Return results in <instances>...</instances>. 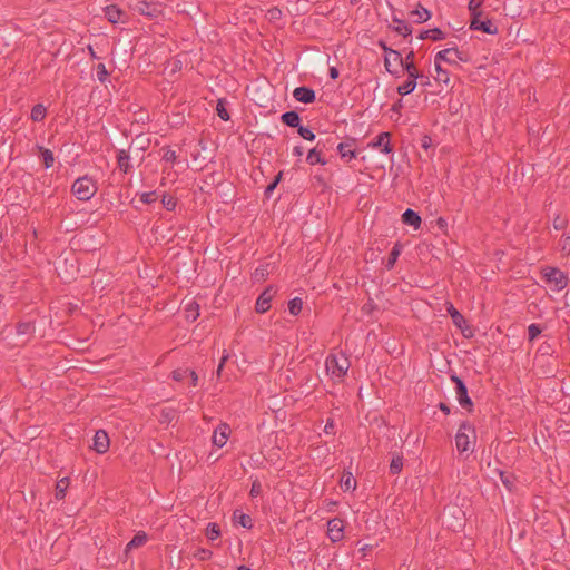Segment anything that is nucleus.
I'll use <instances>...</instances> for the list:
<instances>
[{"mask_svg":"<svg viewBox=\"0 0 570 570\" xmlns=\"http://www.w3.org/2000/svg\"><path fill=\"white\" fill-rule=\"evenodd\" d=\"M414 51L410 50L404 58V63L401 66L402 69L407 73V80L403 82L401 86H399L396 89L397 94L401 96H406L413 92L414 89L416 88L417 80H423V78H425V75L419 71L416 66L414 65Z\"/></svg>","mask_w":570,"mask_h":570,"instance_id":"f257e3e1","label":"nucleus"},{"mask_svg":"<svg viewBox=\"0 0 570 570\" xmlns=\"http://www.w3.org/2000/svg\"><path fill=\"white\" fill-rule=\"evenodd\" d=\"M455 53V57L462 62L470 61V55L466 51H461L456 47L446 48L444 50L439 51L434 57V68L436 71V76L434 77L436 82L449 86L450 83V75L448 70L441 67L442 61H450L448 58L449 53Z\"/></svg>","mask_w":570,"mask_h":570,"instance_id":"f03ea898","label":"nucleus"},{"mask_svg":"<svg viewBox=\"0 0 570 570\" xmlns=\"http://www.w3.org/2000/svg\"><path fill=\"white\" fill-rule=\"evenodd\" d=\"M351 363L344 353L334 354L331 353L325 361L326 372L337 380H342L350 367Z\"/></svg>","mask_w":570,"mask_h":570,"instance_id":"7ed1b4c3","label":"nucleus"},{"mask_svg":"<svg viewBox=\"0 0 570 570\" xmlns=\"http://www.w3.org/2000/svg\"><path fill=\"white\" fill-rule=\"evenodd\" d=\"M72 194L82 202L89 200L97 191L95 181L88 176L76 179L71 187Z\"/></svg>","mask_w":570,"mask_h":570,"instance_id":"20e7f679","label":"nucleus"},{"mask_svg":"<svg viewBox=\"0 0 570 570\" xmlns=\"http://www.w3.org/2000/svg\"><path fill=\"white\" fill-rule=\"evenodd\" d=\"M543 279L553 286L554 291H562L568 285L567 275L558 267L547 266L542 268Z\"/></svg>","mask_w":570,"mask_h":570,"instance_id":"39448f33","label":"nucleus"},{"mask_svg":"<svg viewBox=\"0 0 570 570\" xmlns=\"http://www.w3.org/2000/svg\"><path fill=\"white\" fill-rule=\"evenodd\" d=\"M451 381L455 384V393L459 404L468 412L473 411V402L469 396L468 387L463 380L456 374L451 375Z\"/></svg>","mask_w":570,"mask_h":570,"instance_id":"423d86ee","label":"nucleus"},{"mask_svg":"<svg viewBox=\"0 0 570 570\" xmlns=\"http://www.w3.org/2000/svg\"><path fill=\"white\" fill-rule=\"evenodd\" d=\"M466 431H470L473 434H475V429L473 424H471L468 421H464L460 424V428L455 434V446L460 453H464L470 450V439L469 435L466 434Z\"/></svg>","mask_w":570,"mask_h":570,"instance_id":"0eeeda50","label":"nucleus"},{"mask_svg":"<svg viewBox=\"0 0 570 570\" xmlns=\"http://www.w3.org/2000/svg\"><path fill=\"white\" fill-rule=\"evenodd\" d=\"M132 8L140 14L149 18H158L163 13V6L158 2L137 0Z\"/></svg>","mask_w":570,"mask_h":570,"instance_id":"6e6552de","label":"nucleus"},{"mask_svg":"<svg viewBox=\"0 0 570 570\" xmlns=\"http://www.w3.org/2000/svg\"><path fill=\"white\" fill-rule=\"evenodd\" d=\"M446 312L451 316L453 324L461 330L464 337L473 336V332L466 325L464 316L453 306L452 303H446Z\"/></svg>","mask_w":570,"mask_h":570,"instance_id":"1a4fd4ad","label":"nucleus"},{"mask_svg":"<svg viewBox=\"0 0 570 570\" xmlns=\"http://www.w3.org/2000/svg\"><path fill=\"white\" fill-rule=\"evenodd\" d=\"M481 17L482 14H474V17L471 18L470 29L479 30L488 35H497L498 27L490 19L482 20Z\"/></svg>","mask_w":570,"mask_h":570,"instance_id":"9d476101","label":"nucleus"},{"mask_svg":"<svg viewBox=\"0 0 570 570\" xmlns=\"http://www.w3.org/2000/svg\"><path fill=\"white\" fill-rule=\"evenodd\" d=\"M276 293V289L273 286L266 287L258 296L255 311L258 314H264L271 308V302Z\"/></svg>","mask_w":570,"mask_h":570,"instance_id":"9b49d317","label":"nucleus"},{"mask_svg":"<svg viewBox=\"0 0 570 570\" xmlns=\"http://www.w3.org/2000/svg\"><path fill=\"white\" fill-rule=\"evenodd\" d=\"M327 537L332 542H338L344 537V522L340 518H333L327 522Z\"/></svg>","mask_w":570,"mask_h":570,"instance_id":"f8f14e48","label":"nucleus"},{"mask_svg":"<svg viewBox=\"0 0 570 570\" xmlns=\"http://www.w3.org/2000/svg\"><path fill=\"white\" fill-rule=\"evenodd\" d=\"M372 148H381V151L384 154H391L393 151V147L391 145V132L383 131L379 134L373 141L368 144Z\"/></svg>","mask_w":570,"mask_h":570,"instance_id":"ddd939ff","label":"nucleus"},{"mask_svg":"<svg viewBox=\"0 0 570 570\" xmlns=\"http://www.w3.org/2000/svg\"><path fill=\"white\" fill-rule=\"evenodd\" d=\"M109 445H110V441H109V436H108L107 432L104 430L97 431L94 436L92 449L97 453L104 454L108 451Z\"/></svg>","mask_w":570,"mask_h":570,"instance_id":"4468645a","label":"nucleus"},{"mask_svg":"<svg viewBox=\"0 0 570 570\" xmlns=\"http://www.w3.org/2000/svg\"><path fill=\"white\" fill-rule=\"evenodd\" d=\"M293 97L299 102L313 104L316 99V94L312 88L302 86L294 89Z\"/></svg>","mask_w":570,"mask_h":570,"instance_id":"2eb2a0df","label":"nucleus"},{"mask_svg":"<svg viewBox=\"0 0 570 570\" xmlns=\"http://www.w3.org/2000/svg\"><path fill=\"white\" fill-rule=\"evenodd\" d=\"M326 147V142H322L321 140L316 144L314 148H312L306 157V161L309 165H325L326 160L322 157L323 149Z\"/></svg>","mask_w":570,"mask_h":570,"instance_id":"dca6fc26","label":"nucleus"},{"mask_svg":"<svg viewBox=\"0 0 570 570\" xmlns=\"http://www.w3.org/2000/svg\"><path fill=\"white\" fill-rule=\"evenodd\" d=\"M105 17L111 23L125 22L126 12L116 4H109L104 9Z\"/></svg>","mask_w":570,"mask_h":570,"instance_id":"f3484780","label":"nucleus"},{"mask_svg":"<svg viewBox=\"0 0 570 570\" xmlns=\"http://www.w3.org/2000/svg\"><path fill=\"white\" fill-rule=\"evenodd\" d=\"M229 431H230V429H229L228 424H225V423L219 424L213 433V438H212L213 443L215 445H217L218 448L224 446L227 442Z\"/></svg>","mask_w":570,"mask_h":570,"instance_id":"a211bd4d","label":"nucleus"},{"mask_svg":"<svg viewBox=\"0 0 570 570\" xmlns=\"http://www.w3.org/2000/svg\"><path fill=\"white\" fill-rule=\"evenodd\" d=\"M356 140L354 138L350 139L345 142H340L336 147L340 156L342 159H345L346 161H351L353 158H356V150L351 149L352 146H354Z\"/></svg>","mask_w":570,"mask_h":570,"instance_id":"6ab92c4d","label":"nucleus"},{"mask_svg":"<svg viewBox=\"0 0 570 570\" xmlns=\"http://www.w3.org/2000/svg\"><path fill=\"white\" fill-rule=\"evenodd\" d=\"M402 222L407 226H412L414 229H419L422 224L421 216L411 208H407L402 214Z\"/></svg>","mask_w":570,"mask_h":570,"instance_id":"aec40b11","label":"nucleus"},{"mask_svg":"<svg viewBox=\"0 0 570 570\" xmlns=\"http://www.w3.org/2000/svg\"><path fill=\"white\" fill-rule=\"evenodd\" d=\"M393 26H390L395 32L406 38L412 35V27L404 21L403 19L397 18L396 16L392 17Z\"/></svg>","mask_w":570,"mask_h":570,"instance_id":"412c9836","label":"nucleus"},{"mask_svg":"<svg viewBox=\"0 0 570 570\" xmlns=\"http://www.w3.org/2000/svg\"><path fill=\"white\" fill-rule=\"evenodd\" d=\"M281 120L284 125L292 128H298V126H301V117L298 112L295 110L283 112L281 116Z\"/></svg>","mask_w":570,"mask_h":570,"instance_id":"4be33fe9","label":"nucleus"},{"mask_svg":"<svg viewBox=\"0 0 570 570\" xmlns=\"http://www.w3.org/2000/svg\"><path fill=\"white\" fill-rule=\"evenodd\" d=\"M377 46L384 51V67H385L386 71L393 76L394 75L399 76L397 71L391 69V56H392L393 49L390 48L386 45V42L381 39L377 41Z\"/></svg>","mask_w":570,"mask_h":570,"instance_id":"5701e85b","label":"nucleus"},{"mask_svg":"<svg viewBox=\"0 0 570 570\" xmlns=\"http://www.w3.org/2000/svg\"><path fill=\"white\" fill-rule=\"evenodd\" d=\"M233 520L245 529H252L254 525L253 519L249 514L235 510L233 513Z\"/></svg>","mask_w":570,"mask_h":570,"instance_id":"b1692460","label":"nucleus"},{"mask_svg":"<svg viewBox=\"0 0 570 570\" xmlns=\"http://www.w3.org/2000/svg\"><path fill=\"white\" fill-rule=\"evenodd\" d=\"M410 16L413 18V21L416 23H423L431 19V11L423 8L421 4L417 6L416 9L410 12Z\"/></svg>","mask_w":570,"mask_h":570,"instance_id":"393cba45","label":"nucleus"},{"mask_svg":"<svg viewBox=\"0 0 570 570\" xmlns=\"http://www.w3.org/2000/svg\"><path fill=\"white\" fill-rule=\"evenodd\" d=\"M129 160H130V157H129V154L127 150H125V149L118 150L117 164H118L119 169L125 174H127L131 168Z\"/></svg>","mask_w":570,"mask_h":570,"instance_id":"a878e982","label":"nucleus"},{"mask_svg":"<svg viewBox=\"0 0 570 570\" xmlns=\"http://www.w3.org/2000/svg\"><path fill=\"white\" fill-rule=\"evenodd\" d=\"M340 485L343 491H353L356 489V480L350 471H344Z\"/></svg>","mask_w":570,"mask_h":570,"instance_id":"bb28decb","label":"nucleus"},{"mask_svg":"<svg viewBox=\"0 0 570 570\" xmlns=\"http://www.w3.org/2000/svg\"><path fill=\"white\" fill-rule=\"evenodd\" d=\"M417 38L421 40L431 39L433 41H438L445 39V32H443L440 28H433L430 30L421 31Z\"/></svg>","mask_w":570,"mask_h":570,"instance_id":"cd10ccee","label":"nucleus"},{"mask_svg":"<svg viewBox=\"0 0 570 570\" xmlns=\"http://www.w3.org/2000/svg\"><path fill=\"white\" fill-rule=\"evenodd\" d=\"M177 417V410L174 407H163L159 412V423L170 424Z\"/></svg>","mask_w":570,"mask_h":570,"instance_id":"c85d7f7f","label":"nucleus"},{"mask_svg":"<svg viewBox=\"0 0 570 570\" xmlns=\"http://www.w3.org/2000/svg\"><path fill=\"white\" fill-rule=\"evenodd\" d=\"M148 540V535L144 531L137 532L134 538L127 543V550L136 549L144 546Z\"/></svg>","mask_w":570,"mask_h":570,"instance_id":"c756f323","label":"nucleus"},{"mask_svg":"<svg viewBox=\"0 0 570 570\" xmlns=\"http://www.w3.org/2000/svg\"><path fill=\"white\" fill-rule=\"evenodd\" d=\"M47 108L42 104H37L31 109V119L32 121L40 122L46 118Z\"/></svg>","mask_w":570,"mask_h":570,"instance_id":"7c9ffc66","label":"nucleus"},{"mask_svg":"<svg viewBox=\"0 0 570 570\" xmlns=\"http://www.w3.org/2000/svg\"><path fill=\"white\" fill-rule=\"evenodd\" d=\"M186 320L190 322H195L199 316V305L197 302L193 301L187 304L186 308Z\"/></svg>","mask_w":570,"mask_h":570,"instance_id":"2f4dec72","label":"nucleus"},{"mask_svg":"<svg viewBox=\"0 0 570 570\" xmlns=\"http://www.w3.org/2000/svg\"><path fill=\"white\" fill-rule=\"evenodd\" d=\"M68 487H69V478H62L57 482L56 493H55V497L57 500L65 499Z\"/></svg>","mask_w":570,"mask_h":570,"instance_id":"473e14b6","label":"nucleus"},{"mask_svg":"<svg viewBox=\"0 0 570 570\" xmlns=\"http://www.w3.org/2000/svg\"><path fill=\"white\" fill-rule=\"evenodd\" d=\"M401 248H402V246L399 243H396L393 246L392 250L389 254L387 262L385 264V267L387 269H392L394 267V265H395V263H396V261H397V258H399V256L401 254Z\"/></svg>","mask_w":570,"mask_h":570,"instance_id":"72a5a7b5","label":"nucleus"},{"mask_svg":"<svg viewBox=\"0 0 570 570\" xmlns=\"http://www.w3.org/2000/svg\"><path fill=\"white\" fill-rule=\"evenodd\" d=\"M39 150H40V154H41V157H42V160H43L45 168H47V169L51 168L53 166V163H55L53 153L50 149H47V148H43V147H39Z\"/></svg>","mask_w":570,"mask_h":570,"instance_id":"f704fd0d","label":"nucleus"},{"mask_svg":"<svg viewBox=\"0 0 570 570\" xmlns=\"http://www.w3.org/2000/svg\"><path fill=\"white\" fill-rule=\"evenodd\" d=\"M403 469V456L402 455H395L392 458V461L390 463V473L392 475L399 474Z\"/></svg>","mask_w":570,"mask_h":570,"instance_id":"c9c22d12","label":"nucleus"},{"mask_svg":"<svg viewBox=\"0 0 570 570\" xmlns=\"http://www.w3.org/2000/svg\"><path fill=\"white\" fill-rule=\"evenodd\" d=\"M303 308V301L299 297H294L288 302V311L292 315L297 316Z\"/></svg>","mask_w":570,"mask_h":570,"instance_id":"e433bc0d","label":"nucleus"},{"mask_svg":"<svg viewBox=\"0 0 570 570\" xmlns=\"http://www.w3.org/2000/svg\"><path fill=\"white\" fill-rule=\"evenodd\" d=\"M206 537L208 540L214 541L220 537V529L217 523H208L206 528Z\"/></svg>","mask_w":570,"mask_h":570,"instance_id":"4c0bfd02","label":"nucleus"},{"mask_svg":"<svg viewBox=\"0 0 570 570\" xmlns=\"http://www.w3.org/2000/svg\"><path fill=\"white\" fill-rule=\"evenodd\" d=\"M282 177H283V171H279L274 177V179L266 186L265 191H264V196L266 198H269L272 196L273 191L275 190V188L277 187V185L282 180Z\"/></svg>","mask_w":570,"mask_h":570,"instance_id":"58836bf2","label":"nucleus"},{"mask_svg":"<svg viewBox=\"0 0 570 570\" xmlns=\"http://www.w3.org/2000/svg\"><path fill=\"white\" fill-rule=\"evenodd\" d=\"M217 115L222 120H229L230 116L229 112L226 109V100L225 99H218L217 106H216Z\"/></svg>","mask_w":570,"mask_h":570,"instance_id":"ea45409f","label":"nucleus"},{"mask_svg":"<svg viewBox=\"0 0 570 570\" xmlns=\"http://www.w3.org/2000/svg\"><path fill=\"white\" fill-rule=\"evenodd\" d=\"M161 204L167 210L171 212L176 208L177 199L174 196L164 194L161 196Z\"/></svg>","mask_w":570,"mask_h":570,"instance_id":"a19ab883","label":"nucleus"},{"mask_svg":"<svg viewBox=\"0 0 570 570\" xmlns=\"http://www.w3.org/2000/svg\"><path fill=\"white\" fill-rule=\"evenodd\" d=\"M35 325L32 322H19L17 324V333L19 335L29 334L33 331Z\"/></svg>","mask_w":570,"mask_h":570,"instance_id":"79ce46f5","label":"nucleus"},{"mask_svg":"<svg viewBox=\"0 0 570 570\" xmlns=\"http://www.w3.org/2000/svg\"><path fill=\"white\" fill-rule=\"evenodd\" d=\"M157 198L158 195L156 190L140 194V202L146 205L154 204L157 200Z\"/></svg>","mask_w":570,"mask_h":570,"instance_id":"37998d69","label":"nucleus"},{"mask_svg":"<svg viewBox=\"0 0 570 570\" xmlns=\"http://www.w3.org/2000/svg\"><path fill=\"white\" fill-rule=\"evenodd\" d=\"M297 132L305 140L313 141L315 139V134L305 126H298Z\"/></svg>","mask_w":570,"mask_h":570,"instance_id":"c03bdc74","label":"nucleus"},{"mask_svg":"<svg viewBox=\"0 0 570 570\" xmlns=\"http://www.w3.org/2000/svg\"><path fill=\"white\" fill-rule=\"evenodd\" d=\"M194 557L200 561H206V560H209L212 559L213 557V551L209 550V549H205V548H199L197 549V551L194 553Z\"/></svg>","mask_w":570,"mask_h":570,"instance_id":"a18cd8bd","label":"nucleus"},{"mask_svg":"<svg viewBox=\"0 0 570 570\" xmlns=\"http://www.w3.org/2000/svg\"><path fill=\"white\" fill-rule=\"evenodd\" d=\"M163 160L166 163H175L177 159L176 151L170 149V147H164L163 149Z\"/></svg>","mask_w":570,"mask_h":570,"instance_id":"49530a36","label":"nucleus"},{"mask_svg":"<svg viewBox=\"0 0 570 570\" xmlns=\"http://www.w3.org/2000/svg\"><path fill=\"white\" fill-rule=\"evenodd\" d=\"M541 332H542V330L539 324H535V323L530 324L528 327L529 341L530 342L534 341L541 334Z\"/></svg>","mask_w":570,"mask_h":570,"instance_id":"de8ad7c7","label":"nucleus"},{"mask_svg":"<svg viewBox=\"0 0 570 570\" xmlns=\"http://www.w3.org/2000/svg\"><path fill=\"white\" fill-rule=\"evenodd\" d=\"M188 372H189V368H178V370L173 371L171 377L175 381L180 382V381H184L186 377H188Z\"/></svg>","mask_w":570,"mask_h":570,"instance_id":"09e8293b","label":"nucleus"},{"mask_svg":"<svg viewBox=\"0 0 570 570\" xmlns=\"http://www.w3.org/2000/svg\"><path fill=\"white\" fill-rule=\"evenodd\" d=\"M501 482L504 484V487L509 490L513 487V476L511 474H507L503 471L499 472Z\"/></svg>","mask_w":570,"mask_h":570,"instance_id":"8fccbe9b","label":"nucleus"},{"mask_svg":"<svg viewBox=\"0 0 570 570\" xmlns=\"http://www.w3.org/2000/svg\"><path fill=\"white\" fill-rule=\"evenodd\" d=\"M469 11L471 13V18L474 17V14H482V11H480L481 2H476L475 0H470L469 2Z\"/></svg>","mask_w":570,"mask_h":570,"instance_id":"3c124183","label":"nucleus"},{"mask_svg":"<svg viewBox=\"0 0 570 570\" xmlns=\"http://www.w3.org/2000/svg\"><path fill=\"white\" fill-rule=\"evenodd\" d=\"M108 77V71L104 63H99L97 66V78L100 82H104Z\"/></svg>","mask_w":570,"mask_h":570,"instance_id":"603ef678","label":"nucleus"},{"mask_svg":"<svg viewBox=\"0 0 570 570\" xmlns=\"http://www.w3.org/2000/svg\"><path fill=\"white\" fill-rule=\"evenodd\" d=\"M261 492H262V484H261V482L258 480H255L252 483L249 495L255 498V497L259 495Z\"/></svg>","mask_w":570,"mask_h":570,"instance_id":"864d4df0","label":"nucleus"},{"mask_svg":"<svg viewBox=\"0 0 570 570\" xmlns=\"http://www.w3.org/2000/svg\"><path fill=\"white\" fill-rule=\"evenodd\" d=\"M135 142L141 150H145L149 145V139L142 135H138L135 139Z\"/></svg>","mask_w":570,"mask_h":570,"instance_id":"5fc2aeb1","label":"nucleus"},{"mask_svg":"<svg viewBox=\"0 0 570 570\" xmlns=\"http://www.w3.org/2000/svg\"><path fill=\"white\" fill-rule=\"evenodd\" d=\"M421 148L429 150L432 147V138L429 135H423L420 138Z\"/></svg>","mask_w":570,"mask_h":570,"instance_id":"6e6d98bb","label":"nucleus"},{"mask_svg":"<svg viewBox=\"0 0 570 570\" xmlns=\"http://www.w3.org/2000/svg\"><path fill=\"white\" fill-rule=\"evenodd\" d=\"M566 226H567V220L564 218L560 217L559 215L553 219L554 229L561 230V229L566 228Z\"/></svg>","mask_w":570,"mask_h":570,"instance_id":"4d7b16f0","label":"nucleus"},{"mask_svg":"<svg viewBox=\"0 0 570 570\" xmlns=\"http://www.w3.org/2000/svg\"><path fill=\"white\" fill-rule=\"evenodd\" d=\"M561 250L569 254L570 253V236H562L561 238Z\"/></svg>","mask_w":570,"mask_h":570,"instance_id":"13d9d810","label":"nucleus"},{"mask_svg":"<svg viewBox=\"0 0 570 570\" xmlns=\"http://www.w3.org/2000/svg\"><path fill=\"white\" fill-rule=\"evenodd\" d=\"M391 59L399 65L400 67L404 63V58L401 56V53L397 50L393 49Z\"/></svg>","mask_w":570,"mask_h":570,"instance_id":"bf43d9fd","label":"nucleus"},{"mask_svg":"<svg viewBox=\"0 0 570 570\" xmlns=\"http://www.w3.org/2000/svg\"><path fill=\"white\" fill-rule=\"evenodd\" d=\"M267 274H268L267 266H259L255 269V277L257 279H259V278L264 279Z\"/></svg>","mask_w":570,"mask_h":570,"instance_id":"052dcab7","label":"nucleus"},{"mask_svg":"<svg viewBox=\"0 0 570 570\" xmlns=\"http://www.w3.org/2000/svg\"><path fill=\"white\" fill-rule=\"evenodd\" d=\"M267 13L271 20L279 19L282 16V11L278 8H272Z\"/></svg>","mask_w":570,"mask_h":570,"instance_id":"680f3d73","label":"nucleus"},{"mask_svg":"<svg viewBox=\"0 0 570 570\" xmlns=\"http://www.w3.org/2000/svg\"><path fill=\"white\" fill-rule=\"evenodd\" d=\"M229 355L228 354H223L222 358H220V362L218 364V367H217V375L219 376L222 371H223V367H224V364L225 362L228 360Z\"/></svg>","mask_w":570,"mask_h":570,"instance_id":"e2e57ef3","label":"nucleus"},{"mask_svg":"<svg viewBox=\"0 0 570 570\" xmlns=\"http://www.w3.org/2000/svg\"><path fill=\"white\" fill-rule=\"evenodd\" d=\"M188 376L190 377V384H191L193 386H196V385H197V382H198V376H197L196 372H195V371H193V370H189V372H188Z\"/></svg>","mask_w":570,"mask_h":570,"instance_id":"0e129e2a","label":"nucleus"},{"mask_svg":"<svg viewBox=\"0 0 570 570\" xmlns=\"http://www.w3.org/2000/svg\"><path fill=\"white\" fill-rule=\"evenodd\" d=\"M438 407L445 414V415H449L451 413V409L450 406L444 403V402H440Z\"/></svg>","mask_w":570,"mask_h":570,"instance_id":"69168bd1","label":"nucleus"},{"mask_svg":"<svg viewBox=\"0 0 570 570\" xmlns=\"http://www.w3.org/2000/svg\"><path fill=\"white\" fill-rule=\"evenodd\" d=\"M328 75H330V78H331V79H334V80H335V79H337V78H338L340 72H338V70H337V68H336V67H331V68H330V70H328Z\"/></svg>","mask_w":570,"mask_h":570,"instance_id":"338daca9","label":"nucleus"},{"mask_svg":"<svg viewBox=\"0 0 570 570\" xmlns=\"http://www.w3.org/2000/svg\"><path fill=\"white\" fill-rule=\"evenodd\" d=\"M304 153V148L302 146H296L293 148V155L301 157Z\"/></svg>","mask_w":570,"mask_h":570,"instance_id":"774afa93","label":"nucleus"}]
</instances>
